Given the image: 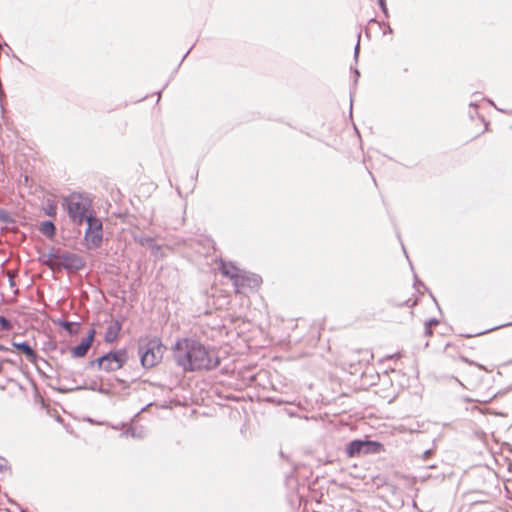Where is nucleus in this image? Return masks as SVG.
Segmentation results:
<instances>
[{
    "label": "nucleus",
    "mask_w": 512,
    "mask_h": 512,
    "mask_svg": "<svg viewBox=\"0 0 512 512\" xmlns=\"http://www.w3.org/2000/svg\"><path fill=\"white\" fill-rule=\"evenodd\" d=\"M473 368L478 369V370L488 371V370H487L486 368H484L482 365L470 363V364H469V369H468L467 371H465V372H464V374H463V378H464V380H465L466 382L470 383V384L472 383V381H471V379H470V377H469V370H471V369H473Z\"/></svg>",
    "instance_id": "obj_14"
},
{
    "label": "nucleus",
    "mask_w": 512,
    "mask_h": 512,
    "mask_svg": "<svg viewBox=\"0 0 512 512\" xmlns=\"http://www.w3.org/2000/svg\"><path fill=\"white\" fill-rule=\"evenodd\" d=\"M12 345L17 350H19L21 353H23L30 362L36 361V358H37L36 352L32 349V347L27 342H23V343L13 342Z\"/></svg>",
    "instance_id": "obj_12"
},
{
    "label": "nucleus",
    "mask_w": 512,
    "mask_h": 512,
    "mask_svg": "<svg viewBox=\"0 0 512 512\" xmlns=\"http://www.w3.org/2000/svg\"><path fill=\"white\" fill-rule=\"evenodd\" d=\"M57 262L64 268L72 270H80L85 264L80 256L68 252L57 256Z\"/></svg>",
    "instance_id": "obj_7"
},
{
    "label": "nucleus",
    "mask_w": 512,
    "mask_h": 512,
    "mask_svg": "<svg viewBox=\"0 0 512 512\" xmlns=\"http://www.w3.org/2000/svg\"><path fill=\"white\" fill-rule=\"evenodd\" d=\"M166 347L159 337H145L140 340L139 353L141 364L145 368H152L158 365L165 353Z\"/></svg>",
    "instance_id": "obj_2"
},
{
    "label": "nucleus",
    "mask_w": 512,
    "mask_h": 512,
    "mask_svg": "<svg viewBox=\"0 0 512 512\" xmlns=\"http://www.w3.org/2000/svg\"><path fill=\"white\" fill-rule=\"evenodd\" d=\"M40 231L48 236V237H52L54 236L55 234V226L52 222L50 221H46V222H43L40 226Z\"/></svg>",
    "instance_id": "obj_13"
},
{
    "label": "nucleus",
    "mask_w": 512,
    "mask_h": 512,
    "mask_svg": "<svg viewBox=\"0 0 512 512\" xmlns=\"http://www.w3.org/2000/svg\"><path fill=\"white\" fill-rule=\"evenodd\" d=\"M95 335H96L95 329L94 328L90 329L88 331L86 338H84L79 345H77L71 349L72 356L75 358L84 357L87 354L90 347L92 346Z\"/></svg>",
    "instance_id": "obj_9"
},
{
    "label": "nucleus",
    "mask_w": 512,
    "mask_h": 512,
    "mask_svg": "<svg viewBox=\"0 0 512 512\" xmlns=\"http://www.w3.org/2000/svg\"><path fill=\"white\" fill-rule=\"evenodd\" d=\"M121 329H122L121 323L117 320H112L109 323V325L106 329V332H105V336H104L105 342H107V343L115 342L119 337Z\"/></svg>",
    "instance_id": "obj_10"
},
{
    "label": "nucleus",
    "mask_w": 512,
    "mask_h": 512,
    "mask_svg": "<svg viewBox=\"0 0 512 512\" xmlns=\"http://www.w3.org/2000/svg\"><path fill=\"white\" fill-rule=\"evenodd\" d=\"M61 326L68 331L70 334L77 333V330L74 329V324L71 322H63L61 323Z\"/></svg>",
    "instance_id": "obj_16"
},
{
    "label": "nucleus",
    "mask_w": 512,
    "mask_h": 512,
    "mask_svg": "<svg viewBox=\"0 0 512 512\" xmlns=\"http://www.w3.org/2000/svg\"><path fill=\"white\" fill-rule=\"evenodd\" d=\"M385 451L382 443L371 440H353L346 448V453L349 458L359 456L360 454H376Z\"/></svg>",
    "instance_id": "obj_4"
},
{
    "label": "nucleus",
    "mask_w": 512,
    "mask_h": 512,
    "mask_svg": "<svg viewBox=\"0 0 512 512\" xmlns=\"http://www.w3.org/2000/svg\"><path fill=\"white\" fill-rule=\"evenodd\" d=\"M127 360V351L125 349H120L98 358L96 362L100 369L106 372H112L121 369Z\"/></svg>",
    "instance_id": "obj_6"
},
{
    "label": "nucleus",
    "mask_w": 512,
    "mask_h": 512,
    "mask_svg": "<svg viewBox=\"0 0 512 512\" xmlns=\"http://www.w3.org/2000/svg\"><path fill=\"white\" fill-rule=\"evenodd\" d=\"M0 350H2V351H10L9 348H7V347H5L3 345H0Z\"/></svg>",
    "instance_id": "obj_18"
},
{
    "label": "nucleus",
    "mask_w": 512,
    "mask_h": 512,
    "mask_svg": "<svg viewBox=\"0 0 512 512\" xmlns=\"http://www.w3.org/2000/svg\"><path fill=\"white\" fill-rule=\"evenodd\" d=\"M0 326L4 330H11L12 325L8 319H6L4 316H0Z\"/></svg>",
    "instance_id": "obj_15"
},
{
    "label": "nucleus",
    "mask_w": 512,
    "mask_h": 512,
    "mask_svg": "<svg viewBox=\"0 0 512 512\" xmlns=\"http://www.w3.org/2000/svg\"><path fill=\"white\" fill-rule=\"evenodd\" d=\"M87 230L84 235L85 246L88 249H96L101 246L103 240V226L100 219L89 216Z\"/></svg>",
    "instance_id": "obj_5"
},
{
    "label": "nucleus",
    "mask_w": 512,
    "mask_h": 512,
    "mask_svg": "<svg viewBox=\"0 0 512 512\" xmlns=\"http://www.w3.org/2000/svg\"><path fill=\"white\" fill-rule=\"evenodd\" d=\"M178 364L186 371L212 369L219 365V358L201 343L191 339H181L175 345Z\"/></svg>",
    "instance_id": "obj_1"
},
{
    "label": "nucleus",
    "mask_w": 512,
    "mask_h": 512,
    "mask_svg": "<svg viewBox=\"0 0 512 512\" xmlns=\"http://www.w3.org/2000/svg\"><path fill=\"white\" fill-rule=\"evenodd\" d=\"M220 271L224 276L230 278L232 280L233 284L235 282L238 283L240 280L241 281L243 280V278L240 277V273L242 271H240L238 268H236L232 264H227V263L222 264L220 267Z\"/></svg>",
    "instance_id": "obj_11"
},
{
    "label": "nucleus",
    "mask_w": 512,
    "mask_h": 512,
    "mask_svg": "<svg viewBox=\"0 0 512 512\" xmlns=\"http://www.w3.org/2000/svg\"><path fill=\"white\" fill-rule=\"evenodd\" d=\"M438 324V321H430L429 323L426 324V328H425V333L427 336H431L432 335V328L431 326L432 325H437Z\"/></svg>",
    "instance_id": "obj_17"
},
{
    "label": "nucleus",
    "mask_w": 512,
    "mask_h": 512,
    "mask_svg": "<svg viewBox=\"0 0 512 512\" xmlns=\"http://www.w3.org/2000/svg\"><path fill=\"white\" fill-rule=\"evenodd\" d=\"M64 206L71 220L78 225L88 221L89 216H94L90 200L80 194L67 197Z\"/></svg>",
    "instance_id": "obj_3"
},
{
    "label": "nucleus",
    "mask_w": 512,
    "mask_h": 512,
    "mask_svg": "<svg viewBox=\"0 0 512 512\" xmlns=\"http://www.w3.org/2000/svg\"><path fill=\"white\" fill-rule=\"evenodd\" d=\"M240 277H242L243 280H240L238 283H234L237 293L244 292L245 288H258L262 282L258 275L246 273L243 271L240 273Z\"/></svg>",
    "instance_id": "obj_8"
}]
</instances>
